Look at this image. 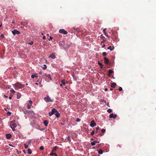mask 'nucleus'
<instances>
[{"label": "nucleus", "instance_id": "1", "mask_svg": "<svg viewBox=\"0 0 156 156\" xmlns=\"http://www.w3.org/2000/svg\"><path fill=\"white\" fill-rule=\"evenodd\" d=\"M14 86L17 89H22L24 87V85L21 84L19 82H17L14 85Z\"/></svg>", "mask_w": 156, "mask_h": 156}, {"label": "nucleus", "instance_id": "2", "mask_svg": "<svg viewBox=\"0 0 156 156\" xmlns=\"http://www.w3.org/2000/svg\"><path fill=\"white\" fill-rule=\"evenodd\" d=\"M23 111L24 114H28V115H30L32 113L34 114V112L33 111H30L26 109L23 110Z\"/></svg>", "mask_w": 156, "mask_h": 156}, {"label": "nucleus", "instance_id": "3", "mask_svg": "<svg viewBox=\"0 0 156 156\" xmlns=\"http://www.w3.org/2000/svg\"><path fill=\"white\" fill-rule=\"evenodd\" d=\"M57 110L54 108H53L51 112H50L48 113L49 115V116H51L52 115L54 114H55L56 113V112H57Z\"/></svg>", "mask_w": 156, "mask_h": 156}, {"label": "nucleus", "instance_id": "4", "mask_svg": "<svg viewBox=\"0 0 156 156\" xmlns=\"http://www.w3.org/2000/svg\"><path fill=\"white\" fill-rule=\"evenodd\" d=\"M44 99L47 102H51L53 101V100H51V98L49 96H47V97H45Z\"/></svg>", "mask_w": 156, "mask_h": 156}, {"label": "nucleus", "instance_id": "5", "mask_svg": "<svg viewBox=\"0 0 156 156\" xmlns=\"http://www.w3.org/2000/svg\"><path fill=\"white\" fill-rule=\"evenodd\" d=\"M32 103V102L31 100L27 102V108L28 109H29L30 108Z\"/></svg>", "mask_w": 156, "mask_h": 156}, {"label": "nucleus", "instance_id": "6", "mask_svg": "<svg viewBox=\"0 0 156 156\" xmlns=\"http://www.w3.org/2000/svg\"><path fill=\"white\" fill-rule=\"evenodd\" d=\"M59 32L60 33L63 34H68V32L63 29H60L59 30Z\"/></svg>", "mask_w": 156, "mask_h": 156}, {"label": "nucleus", "instance_id": "7", "mask_svg": "<svg viewBox=\"0 0 156 156\" xmlns=\"http://www.w3.org/2000/svg\"><path fill=\"white\" fill-rule=\"evenodd\" d=\"M104 62L105 64L107 65L109 64V60H108V58H107L106 57H104Z\"/></svg>", "mask_w": 156, "mask_h": 156}, {"label": "nucleus", "instance_id": "8", "mask_svg": "<svg viewBox=\"0 0 156 156\" xmlns=\"http://www.w3.org/2000/svg\"><path fill=\"white\" fill-rule=\"evenodd\" d=\"M12 32L13 35L18 34H20V32L16 30H13L12 31Z\"/></svg>", "mask_w": 156, "mask_h": 156}, {"label": "nucleus", "instance_id": "9", "mask_svg": "<svg viewBox=\"0 0 156 156\" xmlns=\"http://www.w3.org/2000/svg\"><path fill=\"white\" fill-rule=\"evenodd\" d=\"M117 117V115L116 114H114L113 113L109 115V118H113L115 119Z\"/></svg>", "mask_w": 156, "mask_h": 156}, {"label": "nucleus", "instance_id": "10", "mask_svg": "<svg viewBox=\"0 0 156 156\" xmlns=\"http://www.w3.org/2000/svg\"><path fill=\"white\" fill-rule=\"evenodd\" d=\"M10 127H12V126H13V127L16 126V124L15 123L14 121H12L10 122Z\"/></svg>", "mask_w": 156, "mask_h": 156}, {"label": "nucleus", "instance_id": "11", "mask_svg": "<svg viewBox=\"0 0 156 156\" xmlns=\"http://www.w3.org/2000/svg\"><path fill=\"white\" fill-rule=\"evenodd\" d=\"M90 125L91 127H94L96 125V124L94 120H93L91 121Z\"/></svg>", "mask_w": 156, "mask_h": 156}, {"label": "nucleus", "instance_id": "12", "mask_svg": "<svg viewBox=\"0 0 156 156\" xmlns=\"http://www.w3.org/2000/svg\"><path fill=\"white\" fill-rule=\"evenodd\" d=\"M12 136V135L10 133H8L6 135V137L8 139H10Z\"/></svg>", "mask_w": 156, "mask_h": 156}, {"label": "nucleus", "instance_id": "13", "mask_svg": "<svg viewBox=\"0 0 156 156\" xmlns=\"http://www.w3.org/2000/svg\"><path fill=\"white\" fill-rule=\"evenodd\" d=\"M49 57L51 58L52 59H54L55 58V54L52 53L49 56Z\"/></svg>", "mask_w": 156, "mask_h": 156}, {"label": "nucleus", "instance_id": "14", "mask_svg": "<svg viewBox=\"0 0 156 156\" xmlns=\"http://www.w3.org/2000/svg\"><path fill=\"white\" fill-rule=\"evenodd\" d=\"M116 83L114 82L111 83V87L112 88H115L116 86Z\"/></svg>", "mask_w": 156, "mask_h": 156}, {"label": "nucleus", "instance_id": "15", "mask_svg": "<svg viewBox=\"0 0 156 156\" xmlns=\"http://www.w3.org/2000/svg\"><path fill=\"white\" fill-rule=\"evenodd\" d=\"M56 112L55 114V115L58 118L60 116V114L57 110V112Z\"/></svg>", "mask_w": 156, "mask_h": 156}, {"label": "nucleus", "instance_id": "16", "mask_svg": "<svg viewBox=\"0 0 156 156\" xmlns=\"http://www.w3.org/2000/svg\"><path fill=\"white\" fill-rule=\"evenodd\" d=\"M43 123L44 124L45 126H48V121L46 120H44L43 122Z\"/></svg>", "mask_w": 156, "mask_h": 156}, {"label": "nucleus", "instance_id": "17", "mask_svg": "<svg viewBox=\"0 0 156 156\" xmlns=\"http://www.w3.org/2000/svg\"><path fill=\"white\" fill-rule=\"evenodd\" d=\"M113 73V71L112 70V69H110L108 71V76H110V74Z\"/></svg>", "mask_w": 156, "mask_h": 156}, {"label": "nucleus", "instance_id": "18", "mask_svg": "<svg viewBox=\"0 0 156 156\" xmlns=\"http://www.w3.org/2000/svg\"><path fill=\"white\" fill-rule=\"evenodd\" d=\"M98 64L100 66L101 68V69H102L103 68V66L104 65L103 64H102L101 63L99 62H98Z\"/></svg>", "mask_w": 156, "mask_h": 156}, {"label": "nucleus", "instance_id": "19", "mask_svg": "<svg viewBox=\"0 0 156 156\" xmlns=\"http://www.w3.org/2000/svg\"><path fill=\"white\" fill-rule=\"evenodd\" d=\"M114 47H112L111 46H109L108 48V49H110L111 51H112L114 49Z\"/></svg>", "mask_w": 156, "mask_h": 156}, {"label": "nucleus", "instance_id": "20", "mask_svg": "<svg viewBox=\"0 0 156 156\" xmlns=\"http://www.w3.org/2000/svg\"><path fill=\"white\" fill-rule=\"evenodd\" d=\"M57 148H58V147L57 146H55V147H54L53 149H52V151L54 152V151H55L57 149Z\"/></svg>", "mask_w": 156, "mask_h": 156}, {"label": "nucleus", "instance_id": "21", "mask_svg": "<svg viewBox=\"0 0 156 156\" xmlns=\"http://www.w3.org/2000/svg\"><path fill=\"white\" fill-rule=\"evenodd\" d=\"M103 153V151L101 149H100L98 151V153L100 154H102Z\"/></svg>", "mask_w": 156, "mask_h": 156}, {"label": "nucleus", "instance_id": "22", "mask_svg": "<svg viewBox=\"0 0 156 156\" xmlns=\"http://www.w3.org/2000/svg\"><path fill=\"white\" fill-rule=\"evenodd\" d=\"M28 153L29 154H30L32 153V151L30 149H28L27 150Z\"/></svg>", "mask_w": 156, "mask_h": 156}, {"label": "nucleus", "instance_id": "23", "mask_svg": "<svg viewBox=\"0 0 156 156\" xmlns=\"http://www.w3.org/2000/svg\"><path fill=\"white\" fill-rule=\"evenodd\" d=\"M21 97V94L19 93H18L17 95V99H19Z\"/></svg>", "mask_w": 156, "mask_h": 156}, {"label": "nucleus", "instance_id": "24", "mask_svg": "<svg viewBox=\"0 0 156 156\" xmlns=\"http://www.w3.org/2000/svg\"><path fill=\"white\" fill-rule=\"evenodd\" d=\"M46 77L48 78L51 80V78L50 74H48L46 76Z\"/></svg>", "mask_w": 156, "mask_h": 156}, {"label": "nucleus", "instance_id": "25", "mask_svg": "<svg viewBox=\"0 0 156 156\" xmlns=\"http://www.w3.org/2000/svg\"><path fill=\"white\" fill-rule=\"evenodd\" d=\"M61 83L64 85H65V81L64 80H61Z\"/></svg>", "mask_w": 156, "mask_h": 156}, {"label": "nucleus", "instance_id": "26", "mask_svg": "<svg viewBox=\"0 0 156 156\" xmlns=\"http://www.w3.org/2000/svg\"><path fill=\"white\" fill-rule=\"evenodd\" d=\"M37 129H39V130H44L45 129V128H43L41 129V128H40V127H38V128H37Z\"/></svg>", "mask_w": 156, "mask_h": 156}, {"label": "nucleus", "instance_id": "27", "mask_svg": "<svg viewBox=\"0 0 156 156\" xmlns=\"http://www.w3.org/2000/svg\"><path fill=\"white\" fill-rule=\"evenodd\" d=\"M107 111L109 113H110L112 112V109H111L110 108V109H108L107 110Z\"/></svg>", "mask_w": 156, "mask_h": 156}, {"label": "nucleus", "instance_id": "28", "mask_svg": "<svg viewBox=\"0 0 156 156\" xmlns=\"http://www.w3.org/2000/svg\"><path fill=\"white\" fill-rule=\"evenodd\" d=\"M102 55L103 56H105L107 55V53L106 52H104L102 53Z\"/></svg>", "mask_w": 156, "mask_h": 156}, {"label": "nucleus", "instance_id": "29", "mask_svg": "<svg viewBox=\"0 0 156 156\" xmlns=\"http://www.w3.org/2000/svg\"><path fill=\"white\" fill-rule=\"evenodd\" d=\"M39 149L41 150H43L44 149V147L43 146H41L40 147Z\"/></svg>", "mask_w": 156, "mask_h": 156}, {"label": "nucleus", "instance_id": "30", "mask_svg": "<svg viewBox=\"0 0 156 156\" xmlns=\"http://www.w3.org/2000/svg\"><path fill=\"white\" fill-rule=\"evenodd\" d=\"M24 146L25 148L26 149H27L28 147V145L26 144H24Z\"/></svg>", "mask_w": 156, "mask_h": 156}, {"label": "nucleus", "instance_id": "31", "mask_svg": "<svg viewBox=\"0 0 156 156\" xmlns=\"http://www.w3.org/2000/svg\"><path fill=\"white\" fill-rule=\"evenodd\" d=\"M91 144L92 146H93L95 144V143L94 141L93 142H92L91 143Z\"/></svg>", "mask_w": 156, "mask_h": 156}, {"label": "nucleus", "instance_id": "32", "mask_svg": "<svg viewBox=\"0 0 156 156\" xmlns=\"http://www.w3.org/2000/svg\"><path fill=\"white\" fill-rule=\"evenodd\" d=\"M95 133V132L94 130H93L90 133V135H93Z\"/></svg>", "mask_w": 156, "mask_h": 156}, {"label": "nucleus", "instance_id": "33", "mask_svg": "<svg viewBox=\"0 0 156 156\" xmlns=\"http://www.w3.org/2000/svg\"><path fill=\"white\" fill-rule=\"evenodd\" d=\"M67 139L68 141H69V142L71 141L70 138V137L68 136Z\"/></svg>", "mask_w": 156, "mask_h": 156}, {"label": "nucleus", "instance_id": "34", "mask_svg": "<svg viewBox=\"0 0 156 156\" xmlns=\"http://www.w3.org/2000/svg\"><path fill=\"white\" fill-rule=\"evenodd\" d=\"M36 76L34 75H32L31 76V77L33 79H34V78L35 77H36Z\"/></svg>", "mask_w": 156, "mask_h": 156}, {"label": "nucleus", "instance_id": "35", "mask_svg": "<svg viewBox=\"0 0 156 156\" xmlns=\"http://www.w3.org/2000/svg\"><path fill=\"white\" fill-rule=\"evenodd\" d=\"M33 44V42L32 41H31L30 42L28 43V44H29L31 45H32Z\"/></svg>", "mask_w": 156, "mask_h": 156}, {"label": "nucleus", "instance_id": "36", "mask_svg": "<svg viewBox=\"0 0 156 156\" xmlns=\"http://www.w3.org/2000/svg\"><path fill=\"white\" fill-rule=\"evenodd\" d=\"M11 114V112H8L7 113V115H9L10 116Z\"/></svg>", "mask_w": 156, "mask_h": 156}, {"label": "nucleus", "instance_id": "37", "mask_svg": "<svg viewBox=\"0 0 156 156\" xmlns=\"http://www.w3.org/2000/svg\"><path fill=\"white\" fill-rule=\"evenodd\" d=\"M105 129H102L101 130V132L102 133H104L105 132Z\"/></svg>", "mask_w": 156, "mask_h": 156}, {"label": "nucleus", "instance_id": "38", "mask_svg": "<svg viewBox=\"0 0 156 156\" xmlns=\"http://www.w3.org/2000/svg\"><path fill=\"white\" fill-rule=\"evenodd\" d=\"M80 119L79 118H78L77 119L76 121L77 122H80Z\"/></svg>", "mask_w": 156, "mask_h": 156}, {"label": "nucleus", "instance_id": "39", "mask_svg": "<svg viewBox=\"0 0 156 156\" xmlns=\"http://www.w3.org/2000/svg\"><path fill=\"white\" fill-rule=\"evenodd\" d=\"M10 91L12 93H15V92L13 89H11Z\"/></svg>", "mask_w": 156, "mask_h": 156}, {"label": "nucleus", "instance_id": "40", "mask_svg": "<svg viewBox=\"0 0 156 156\" xmlns=\"http://www.w3.org/2000/svg\"><path fill=\"white\" fill-rule=\"evenodd\" d=\"M122 88L121 87H120L119 88V90L120 91H122Z\"/></svg>", "mask_w": 156, "mask_h": 156}, {"label": "nucleus", "instance_id": "41", "mask_svg": "<svg viewBox=\"0 0 156 156\" xmlns=\"http://www.w3.org/2000/svg\"><path fill=\"white\" fill-rule=\"evenodd\" d=\"M105 34V35L106 36V37H108V38H109V37L108 35V34H107L106 33H105V34Z\"/></svg>", "mask_w": 156, "mask_h": 156}, {"label": "nucleus", "instance_id": "42", "mask_svg": "<svg viewBox=\"0 0 156 156\" xmlns=\"http://www.w3.org/2000/svg\"><path fill=\"white\" fill-rule=\"evenodd\" d=\"M39 73L40 75H42V74H43V71H40L39 72Z\"/></svg>", "mask_w": 156, "mask_h": 156}, {"label": "nucleus", "instance_id": "43", "mask_svg": "<svg viewBox=\"0 0 156 156\" xmlns=\"http://www.w3.org/2000/svg\"><path fill=\"white\" fill-rule=\"evenodd\" d=\"M47 74H46V73H44V75H43L42 76H43V77H45V76H46H46H47Z\"/></svg>", "mask_w": 156, "mask_h": 156}, {"label": "nucleus", "instance_id": "44", "mask_svg": "<svg viewBox=\"0 0 156 156\" xmlns=\"http://www.w3.org/2000/svg\"><path fill=\"white\" fill-rule=\"evenodd\" d=\"M44 67L43 68V69H46V66L45 65H44Z\"/></svg>", "mask_w": 156, "mask_h": 156}, {"label": "nucleus", "instance_id": "45", "mask_svg": "<svg viewBox=\"0 0 156 156\" xmlns=\"http://www.w3.org/2000/svg\"><path fill=\"white\" fill-rule=\"evenodd\" d=\"M106 31V29H104L103 30V32L105 34V33H106L105 32Z\"/></svg>", "mask_w": 156, "mask_h": 156}, {"label": "nucleus", "instance_id": "46", "mask_svg": "<svg viewBox=\"0 0 156 156\" xmlns=\"http://www.w3.org/2000/svg\"><path fill=\"white\" fill-rule=\"evenodd\" d=\"M49 38H50V39H49V40L50 41V40H51L52 39L53 37H52L50 36L49 37Z\"/></svg>", "mask_w": 156, "mask_h": 156}, {"label": "nucleus", "instance_id": "47", "mask_svg": "<svg viewBox=\"0 0 156 156\" xmlns=\"http://www.w3.org/2000/svg\"><path fill=\"white\" fill-rule=\"evenodd\" d=\"M12 129V130H13V131H15L16 130L15 129V127H11Z\"/></svg>", "mask_w": 156, "mask_h": 156}, {"label": "nucleus", "instance_id": "48", "mask_svg": "<svg viewBox=\"0 0 156 156\" xmlns=\"http://www.w3.org/2000/svg\"><path fill=\"white\" fill-rule=\"evenodd\" d=\"M94 141L95 143V144L96 143H99L100 142L99 141H98L96 140H94Z\"/></svg>", "mask_w": 156, "mask_h": 156}, {"label": "nucleus", "instance_id": "49", "mask_svg": "<svg viewBox=\"0 0 156 156\" xmlns=\"http://www.w3.org/2000/svg\"><path fill=\"white\" fill-rule=\"evenodd\" d=\"M43 39L44 40H45V39H46V37L45 36H44L43 37Z\"/></svg>", "mask_w": 156, "mask_h": 156}, {"label": "nucleus", "instance_id": "50", "mask_svg": "<svg viewBox=\"0 0 156 156\" xmlns=\"http://www.w3.org/2000/svg\"><path fill=\"white\" fill-rule=\"evenodd\" d=\"M101 38H102V39H104V38H105V37L102 35H101Z\"/></svg>", "mask_w": 156, "mask_h": 156}, {"label": "nucleus", "instance_id": "51", "mask_svg": "<svg viewBox=\"0 0 156 156\" xmlns=\"http://www.w3.org/2000/svg\"><path fill=\"white\" fill-rule=\"evenodd\" d=\"M54 154V153H53V152L51 153L50 154V155H53L54 154Z\"/></svg>", "mask_w": 156, "mask_h": 156}, {"label": "nucleus", "instance_id": "52", "mask_svg": "<svg viewBox=\"0 0 156 156\" xmlns=\"http://www.w3.org/2000/svg\"><path fill=\"white\" fill-rule=\"evenodd\" d=\"M105 44H104L102 45V48H104V47H105Z\"/></svg>", "mask_w": 156, "mask_h": 156}, {"label": "nucleus", "instance_id": "53", "mask_svg": "<svg viewBox=\"0 0 156 156\" xmlns=\"http://www.w3.org/2000/svg\"><path fill=\"white\" fill-rule=\"evenodd\" d=\"M99 129V127H96V129L97 131H98V130Z\"/></svg>", "mask_w": 156, "mask_h": 156}, {"label": "nucleus", "instance_id": "54", "mask_svg": "<svg viewBox=\"0 0 156 156\" xmlns=\"http://www.w3.org/2000/svg\"><path fill=\"white\" fill-rule=\"evenodd\" d=\"M98 135H100L101 136H102L103 135V134H102V133H99Z\"/></svg>", "mask_w": 156, "mask_h": 156}, {"label": "nucleus", "instance_id": "55", "mask_svg": "<svg viewBox=\"0 0 156 156\" xmlns=\"http://www.w3.org/2000/svg\"><path fill=\"white\" fill-rule=\"evenodd\" d=\"M12 98V96H10L9 97V98L10 99H11Z\"/></svg>", "mask_w": 156, "mask_h": 156}, {"label": "nucleus", "instance_id": "56", "mask_svg": "<svg viewBox=\"0 0 156 156\" xmlns=\"http://www.w3.org/2000/svg\"><path fill=\"white\" fill-rule=\"evenodd\" d=\"M105 91H107L108 90V88H105Z\"/></svg>", "mask_w": 156, "mask_h": 156}, {"label": "nucleus", "instance_id": "57", "mask_svg": "<svg viewBox=\"0 0 156 156\" xmlns=\"http://www.w3.org/2000/svg\"><path fill=\"white\" fill-rule=\"evenodd\" d=\"M55 156H58L57 155V154H56L55 153H54V154H53Z\"/></svg>", "mask_w": 156, "mask_h": 156}, {"label": "nucleus", "instance_id": "58", "mask_svg": "<svg viewBox=\"0 0 156 156\" xmlns=\"http://www.w3.org/2000/svg\"><path fill=\"white\" fill-rule=\"evenodd\" d=\"M107 105L108 107H110V106H109V102H108V103H107Z\"/></svg>", "mask_w": 156, "mask_h": 156}, {"label": "nucleus", "instance_id": "59", "mask_svg": "<svg viewBox=\"0 0 156 156\" xmlns=\"http://www.w3.org/2000/svg\"><path fill=\"white\" fill-rule=\"evenodd\" d=\"M100 145V144H98L97 145V146H98L97 147H99Z\"/></svg>", "mask_w": 156, "mask_h": 156}, {"label": "nucleus", "instance_id": "60", "mask_svg": "<svg viewBox=\"0 0 156 156\" xmlns=\"http://www.w3.org/2000/svg\"><path fill=\"white\" fill-rule=\"evenodd\" d=\"M4 97H5V98H8V96H6V95H5V94L4 95Z\"/></svg>", "mask_w": 156, "mask_h": 156}, {"label": "nucleus", "instance_id": "61", "mask_svg": "<svg viewBox=\"0 0 156 156\" xmlns=\"http://www.w3.org/2000/svg\"><path fill=\"white\" fill-rule=\"evenodd\" d=\"M105 41V40L103 41H102L101 42V43H104Z\"/></svg>", "mask_w": 156, "mask_h": 156}, {"label": "nucleus", "instance_id": "62", "mask_svg": "<svg viewBox=\"0 0 156 156\" xmlns=\"http://www.w3.org/2000/svg\"><path fill=\"white\" fill-rule=\"evenodd\" d=\"M62 85H63V84H60V86L61 87H62Z\"/></svg>", "mask_w": 156, "mask_h": 156}, {"label": "nucleus", "instance_id": "63", "mask_svg": "<svg viewBox=\"0 0 156 156\" xmlns=\"http://www.w3.org/2000/svg\"><path fill=\"white\" fill-rule=\"evenodd\" d=\"M15 23V21H13L12 22V23Z\"/></svg>", "mask_w": 156, "mask_h": 156}, {"label": "nucleus", "instance_id": "64", "mask_svg": "<svg viewBox=\"0 0 156 156\" xmlns=\"http://www.w3.org/2000/svg\"><path fill=\"white\" fill-rule=\"evenodd\" d=\"M90 140H94V139L93 138H91L90 139Z\"/></svg>", "mask_w": 156, "mask_h": 156}]
</instances>
